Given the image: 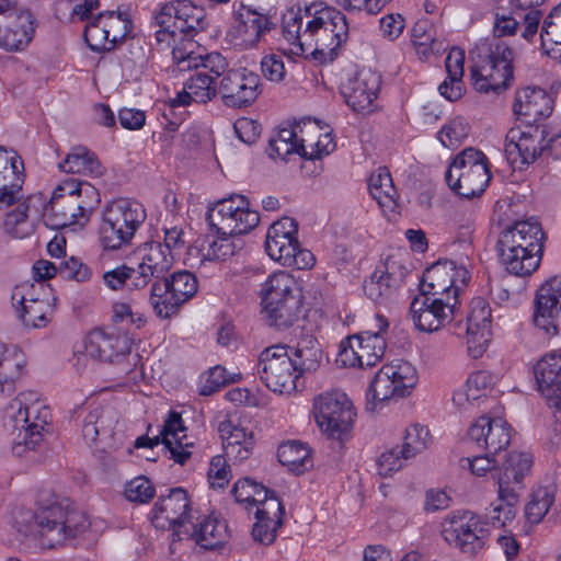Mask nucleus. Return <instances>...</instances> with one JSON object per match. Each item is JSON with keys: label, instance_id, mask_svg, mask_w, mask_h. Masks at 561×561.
<instances>
[{"label": "nucleus", "instance_id": "obj_1", "mask_svg": "<svg viewBox=\"0 0 561 561\" xmlns=\"http://www.w3.org/2000/svg\"><path fill=\"white\" fill-rule=\"evenodd\" d=\"M545 233L534 219L516 221L504 229L497 239L496 250L501 264L516 276H528L540 264Z\"/></svg>", "mask_w": 561, "mask_h": 561}, {"label": "nucleus", "instance_id": "obj_2", "mask_svg": "<svg viewBox=\"0 0 561 561\" xmlns=\"http://www.w3.org/2000/svg\"><path fill=\"white\" fill-rule=\"evenodd\" d=\"M49 422L50 411L39 402L36 392L19 393L4 411V425L13 436V454L21 457L26 450H35L42 444V432Z\"/></svg>", "mask_w": 561, "mask_h": 561}, {"label": "nucleus", "instance_id": "obj_3", "mask_svg": "<svg viewBox=\"0 0 561 561\" xmlns=\"http://www.w3.org/2000/svg\"><path fill=\"white\" fill-rule=\"evenodd\" d=\"M307 21L304 28L306 53L321 62L333 61L339 49L348 38V24L345 15L331 7L312 5L306 9Z\"/></svg>", "mask_w": 561, "mask_h": 561}, {"label": "nucleus", "instance_id": "obj_4", "mask_svg": "<svg viewBox=\"0 0 561 561\" xmlns=\"http://www.w3.org/2000/svg\"><path fill=\"white\" fill-rule=\"evenodd\" d=\"M263 314L270 327L287 329L302 312V294L295 278L286 272L273 273L261 288Z\"/></svg>", "mask_w": 561, "mask_h": 561}, {"label": "nucleus", "instance_id": "obj_5", "mask_svg": "<svg viewBox=\"0 0 561 561\" xmlns=\"http://www.w3.org/2000/svg\"><path fill=\"white\" fill-rule=\"evenodd\" d=\"M37 526L39 537L55 547L83 533L88 519L68 499L42 494L37 501Z\"/></svg>", "mask_w": 561, "mask_h": 561}, {"label": "nucleus", "instance_id": "obj_6", "mask_svg": "<svg viewBox=\"0 0 561 561\" xmlns=\"http://www.w3.org/2000/svg\"><path fill=\"white\" fill-rule=\"evenodd\" d=\"M206 13L202 7L188 0H175L164 4L154 15L156 41L162 47H170L178 41L191 39L206 26Z\"/></svg>", "mask_w": 561, "mask_h": 561}, {"label": "nucleus", "instance_id": "obj_7", "mask_svg": "<svg viewBox=\"0 0 561 561\" xmlns=\"http://www.w3.org/2000/svg\"><path fill=\"white\" fill-rule=\"evenodd\" d=\"M147 217L145 207L136 201L118 198L103 211L100 241L105 249L118 250L131 243Z\"/></svg>", "mask_w": 561, "mask_h": 561}, {"label": "nucleus", "instance_id": "obj_8", "mask_svg": "<svg viewBox=\"0 0 561 561\" xmlns=\"http://www.w3.org/2000/svg\"><path fill=\"white\" fill-rule=\"evenodd\" d=\"M482 46H486V55L480 64L471 67L472 85L478 92L499 94L506 90L514 79V53L500 39L483 43Z\"/></svg>", "mask_w": 561, "mask_h": 561}, {"label": "nucleus", "instance_id": "obj_9", "mask_svg": "<svg viewBox=\"0 0 561 561\" xmlns=\"http://www.w3.org/2000/svg\"><path fill=\"white\" fill-rule=\"evenodd\" d=\"M450 190L465 198L480 196L491 180L485 154L474 148H467L456 156L445 173Z\"/></svg>", "mask_w": 561, "mask_h": 561}, {"label": "nucleus", "instance_id": "obj_10", "mask_svg": "<svg viewBox=\"0 0 561 561\" xmlns=\"http://www.w3.org/2000/svg\"><path fill=\"white\" fill-rule=\"evenodd\" d=\"M72 184L64 182L58 185L50 199L41 206V213L46 227L59 230L75 224H84L89 220L91 214V206L94 204L95 193L88 186L84 187V193L89 198L88 203L80 205L77 203V197L73 195Z\"/></svg>", "mask_w": 561, "mask_h": 561}, {"label": "nucleus", "instance_id": "obj_11", "mask_svg": "<svg viewBox=\"0 0 561 561\" xmlns=\"http://www.w3.org/2000/svg\"><path fill=\"white\" fill-rule=\"evenodd\" d=\"M298 224L284 217L275 221L267 230L265 250L268 256L284 266L297 270L310 268L314 264L311 251L300 248L297 239Z\"/></svg>", "mask_w": 561, "mask_h": 561}, {"label": "nucleus", "instance_id": "obj_12", "mask_svg": "<svg viewBox=\"0 0 561 561\" xmlns=\"http://www.w3.org/2000/svg\"><path fill=\"white\" fill-rule=\"evenodd\" d=\"M257 375L273 392L290 394L297 388L300 377L291 363L287 345L276 344L264 348L257 359Z\"/></svg>", "mask_w": 561, "mask_h": 561}, {"label": "nucleus", "instance_id": "obj_13", "mask_svg": "<svg viewBox=\"0 0 561 561\" xmlns=\"http://www.w3.org/2000/svg\"><path fill=\"white\" fill-rule=\"evenodd\" d=\"M313 409L317 424L330 437L343 440L351 432L356 412L346 393H321L314 399Z\"/></svg>", "mask_w": 561, "mask_h": 561}, {"label": "nucleus", "instance_id": "obj_14", "mask_svg": "<svg viewBox=\"0 0 561 561\" xmlns=\"http://www.w3.org/2000/svg\"><path fill=\"white\" fill-rule=\"evenodd\" d=\"M486 523L481 516L466 511L454 515L442 534L449 545L458 548L462 553L473 557L486 545L490 533L485 528Z\"/></svg>", "mask_w": 561, "mask_h": 561}, {"label": "nucleus", "instance_id": "obj_15", "mask_svg": "<svg viewBox=\"0 0 561 561\" xmlns=\"http://www.w3.org/2000/svg\"><path fill=\"white\" fill-rule=\"evenodd\" d=\"M417 381L414 366L408 362L383 365L370 382L368 393L375 402L409 396Z\"/></svg>", "mask_w": 561, "mask_h": 561}, {"label": "nucleus", "instance_id": "obj_16", "mask_svg": "<svg viewBox=\"0 0 561 561\" xmlns=\"http://www.w3.org/2000/svg\"><path fill=\"white\" fill-rule=\"evenodd\" d=\"M188 511L186 490L174 488L159 496L151 512V523L158 529H172V542L182 540V534H188Z\"/></svg>", "mask_w": 561, "mask_h": 561}, {"label": "nucleus", "instance_id": "obj_17", "mask_svg": "<svg viewBox=\"0 0 561 561\" xmlns=\"http://www.w3.org/2000/svg\"><path fill=\"white\" fill-rule=\"evenodd\" d=\"M548 136L546 125H527L525 130L512 128L506 135L504 152L513 169L523 170L543 154Z\"/></svg>", "mask_w": 561, "mask_h": 561}, {"label": "nucleus", "instance_id": "obj_18", "mask_svg": "<svg viewBox=\"0 0 561 561\" xmlns=\"http://www.w3.org/2000/svg\"><path fill=\"white\" fill-rule=\"evenodd\" d=\"M262 91L261 77L247 68L230 69L219 80V96L229 108L242 110L251 106Z\"/></svg>", "mask_w": 561, "mask_h": 561}, {"label": "nucleus", "instance_id": "obj_19", "mask_svg": "<svg viewBox=\"0 0 561 561\" xmlns=\"http://www.w3.org/2000/svg\"><path fill=\"white\" fill-rule=\"evenodd\" d=\"M458 312L457 301L447 298L423 295L415 297L410 306V313L416 329L434 332L449 323Z\"/></svg>", "mask_w": 561, "mask_h": 561}, {"label": "nucleus", "instance_id": "obj_20", "mask_svg": "<svg viewBox=\"0 0 561 561\" xmlns=\"http://www.w3.org/2000/svg\"><path fill=\"white\" fill-rule=\"evenodd\" d=\"M185 432L186 427L181 415L176 412H170L160 435L153 438L140 436L136 439L135 447L152 448L162 443L170 451L171 458L174 462L184 465L191 457L192 448L194 447V443L187 439Z\"/></svg>", "mask_w": 561, "mask_h": 561}, {"label": "nucleus", "instance_id": "obj_21", "mask_svg": "<svg viewBox=\"0 0 561 561\" xmlns=\"http://www.w3.org/2000/svg\"><path fill=\"white\" fill-rule=\"evenodd\" d=\"M534 321L549 335L561 334V276L549 278L537 290Z\"/></svg>", "mask_w": 561, "mask_h": 561}, {"label": "nucleus", "instance_id": "obj_22", "mask_svg": "<svg viewBox=\"0 0 561 561\" xmlns=\"http://www.w3.org/2000/svg\"><path fill=\"white\" fill-rule=\"evenodd\" d=\"M515 5L507 4L505 1L495 0L493 23L495 39L516 34L519 28L518 19H523L522 36L528 42L533 39L538 32L541 12L539 10H530L523 15Z\"/></svg>", "mask_w": 561, "mask_h": 561}, {"label": "nucleus", "instance_id": "obj_23", "mask_svg": "<svg viewBox=\"0 0 561 561\" xmlns=\"http://www.w3.org/2000/svg\"><path fill=\"white\" fill-rule=\"evenodd\" d=\"M512 426L501 417L482 415L468 430V439L489 454L506 449L512 438Z\"/></svg>", "mask_w": 561, "mask_h": 561}, {"label": "nucleus", "instance_id": "obj_24", "mask_svg": "<svg viewBox=\"0 0 561 561\" xmlns=\"http://www.w3.org/2000/svg\"><path fill=\"white\" fill-rule=\"evenodd\" d=\"M140 262L136 268L134 280L136 286L146 287L152 279L162 280L173 264V255L162 248L161 242H145L137 249Z\"/></svg>", "mask_w": 561, "mask_h": 561}, {"label": "nucleus", "instance_id": "obj_25", "mask_svg": "<svg viewBox=\"0 0 561 561\" xmlns=\"http://www.w3.org/2000/svg\"><path fill=\"white\" fill-rule=\"evenodd\" d=\"M491 308L481 297L470 304L467 316V350L472 358H479L486 351L491 341Z\"/></svg>", "mask_w": 561, "mask_h": 561}, {"label": "nucleus", "instance_id": "obj_26", "mask_svg": "<svg viewBox=\"0 0 561 561\" xmlns=\"http://www.w3.org/2000/svg\"><path fill=\"white\" fill-rule=\"evenodd\" d=\"M23 169L15 151L0 147V208L12 206L22 198Z\"/></svg>", "mask_w": 561, "mask_h": 561}, {"label": "nucleus", "instance_id": "obj_27", "mask_svg": "<svg viewBox=\"0 0 561 561\" xmlns=\"http://www.w3.org/2000/svg\"><path fill=\"white\" fill-rule=\"evenodd\" d=\"M553 110V100L541 88L525 87L515 93L513 112L526 125L548 117Z\"/></svg>", "mask_w": 561, "mask_h": 561}, {"label": "nucleus", "instance_id": "obj_28", "mask_svg": "<svg viewBox=\"0 0 561 561\" xmlns=\"http://www.w3.org/2000/svg\"><path fill=\"white\" fill-rule=\"evenodd\" d=\"M407 275L408 270L400 262L388 259L373 273L369 280L364 283V291L373 301H382L403 284Z\"/></svg>", "mask_w": 561, "mask_h": 561}, {"label": "nucleus", "instance_id": "obj_29", "mask_svg": "<svg viewBox=\"0 0 561 561\" xmlns=\"http://www.w3.org/2000/svg\"><path fill=\"white\" fill-rule=\"evenodd\" d=\"M130 352V342L126 335L105 332L94 329L84 340L87 356L101 362L113 363L116 358Z\"/></svg>", "mask_w": 561, "mask_h": 561}, {"label": "nucleus", "instance_id": "obj_30", "mask_svg": "<svg viewBox=\"0 0 561 561\" xmlns=\"http://www.w3.org/2000/svg\"><path fill=\"white\" fill-rule=\"evenodd\" d=\"M118 422V413L111 407H94L83 417L82 436L88 444L98 440L111 447L114 440L115 426Z\"/></svg>", "mask_w": 561, "mask_h": 561}, {"label": "nucleus", "instance_id": "obj_31", "mask_svg": "<svg viewBox=\"0 0 561 561\" xmlns=\"http://www.w3.org/2000/svg\"><path fill=\"white\" fill-rule=\"evenodd\" d=\"M379 76L370 70H360L342 89V94L355 112L368 110L377 98Z\"/></svg>", "mask_w": 561, "mask_h": 561}, {"label": "nucleus", "instance_id": "obj_32", "mask_svg": "<svg viewBox=\"0 0 561 561\" xmlns=\"http://www.w3.org/2000/svg\"><path fill=\"white\" fill-rule=\"evenodd\" d=\"M534 374L539 392L557 408L561 404V353L543 355L535 365Z\"/></svg>", "mask_w": 561, "mask_h": 561}, {"label": "nucleus", "instance_id": "obj_33", "mask_svg": "<svg viewBox=\"0 0 561 561\" xmlns=\"http://www.w3.org/2000/svg\"><path fill=\"white\" fill-rule=\"evenodd\" d=\"M388 327V320L382 314L377 313L374 329L365 330L352 336V342L357 345L364 367H373L383 357L387 345L382 334L387 332Z\"/></svg>", "mask_w": 561, "mask_h": 561}, {"label": "nucleus", "instance_id": "obj_34", "mask_svg": "<svg viewBox=\"0 0 561 561\" xmlns=\"http://www.w3.org/2000/svg\"><path fill=\"white\" fill-rule=\"evenodd\" d=\"M285 508L279 499H271L257 506L252 527V537L256 542L271 545L275 541L277 530L283 525Z\"/></svg>", "mask_w": 561, "mask_h": 561}, {"label": "nucleus", "instance_id": "obj_35", "mask_svg": "<svg viewBox=\"0 0 561 561\" xmlns=\"http://www.w3.org/2000/svg\"><path fill=\"white\" fill-rule=\"evenodd\" d=\"M222 438L225 456L229 459L242 461L248 459L254 447L253 432L232 420L220 422L218 426Z\"/></svg>", "mask_w": 561, "mask_h": 561}, {"label": "nucleus", "instance_id": "obj_36", "mask_svg": "<svg viewBox=\"0 0 561 561\" xmlns=\"http://www.w3.org/2000/svg\"><path fill=\"white\" fill-rule=\"evenodd\" d=\"M33 33L32 13L12 11L4 25H0V47L7 50H21L31 42Z\"/></svg>", "mask_w": 561, "mask_h": 561}, {"label": "nucleus", "instance_id": "obj_37", "mask_svg": "<svg viewBox=\"0 0 561 561\" xmlns=\"http://www.w3.org/2000/svg\"><path fill=\"white\" fill-rule=\"evenodd\" d=\"M11 299L15 306L19 318L26 327L44 328L50 320L53 306L47 299L36 297L27 298L23 287H15Z\"/></svg>", "mask_w": 561, "mask_h": 561}, {"label": "nucleus", "instance_id": "obj_38", "mask_svg": "<svg viewBox=\"0 0 561 561\" xmlns=\"http://www.w3.org/2000/svg\"><path fill=\"white\" fill-rule=\"evenodd\" d=\"M44 204V194L37 193L28 196L18 207L5 215L3 221L4 231L13 238L23 239L33 232V224L28 220V214L36 216L41 213Z\"/></svg>", "mask_w": 561, "mask_h": 561}, {"label": "nucleus", "instance_id": "obj_39", "mask_svg": "<svg viewBox=\"0 0 561 561\" xmlns=\"http://www.w3.org/2000/svg\"><path fill=\"white\" fill-rule=\"evenodd\" d=\"M368 190L385 216L391 218L398 214V192L386 167H379L371 173L368 180Z\"/></svg>", "mask_w": 561, "mask_h": 561}, {"label": "nucleus", "instance_id": "obj_40", "mask_svg": "<svg viewBox=\"0 0 561 561\" xmlns=\"http://www.w3.org/2000/svg\"><path fill=\"white\" fill-rule=\"evenodd\" d=\"M114 24H119L118 20H114V12H102L90 22L84 30V39L89 48L93 51H106L113 49L118 36L112 34Z\"/></svg>", "mask_w": 561, "mask_h": 561}, {"label": "nucleus", "instance_id": "obj_41", "mask_svg": "<svg viewBox=\"0 0 561 561\" xmlns=\"http://www.w3.org/2000/svg\"><path fill=\"white\" fill-rule=\"evenodd\" d=\"M247 206L249 202L242 195L224 198L208 209L206 220L217 234H229V231L236 228V225H232L233 218Z\"/></svg>", "mask_w": 561, "mask_h": 561}, {"label": "nucleus", "instance_id": "obj_42", "mask_svg": "<svg viewBox=\"0 0 561 561\" xmlns=\"http://www.w3.org/2000/svg\"><path fill=\"white\" fill-rule=\"evenodd\" d=\"M463 64L465 51L458 47L451 48L445 60L447 78L438 87L440 95L450 102L459 100L463 94Z\"/></svg>", "mask_w": 561, "mask_h": 561}, {"label": "nucleus", "instance_id": "obj_43", "mask_svg": "<svg viewBox=\"0 0 561 561\" xmlns=\"http://www.w3.org/2000/svg\"><path fill=\"white\" fill-rule=\"evenodd\" d=\"M290 359L299 376L316 371L323 357L318 340L312 335L301 336L294 346H288Z\"/></svg>", "mask_w": 561, "mask_h": 561}, {"label": "nucleus", "instance_id": "obj_44", "mask_svg": "<svg viewBox=\"0 0 561 561\" xmlns=\"http://www.w3.org/2000/svg\"><path fill=\"white\" fill-rule=\"evenodd\" d=\"M453 270L451 260H439L426 268L420 285L421 294L443 298L451 295L453 279L448 273Z\"/></svg>", "mask_w": 561, "mask_h": 561}, {"label": "nucleus", "instance_id": "obj_45", "mask_svg": "<svg viewBox=\"0 0 561 561\" xmlns=\"http://www.w3.org/2000/svg\"><path fill=\"white\" fill-rule=\"evenodd\" d=\"M533 465V458L527 453L511 451L502 469L496 474L497 486L504 489H515L523 482L526 474L529 473Z\"/></svg>", "mask_w": 561, "mask_h": 561}, {"label": "nucleus", "instance_id": "obj_46", "mask_svg": "<svg viewBox=\"0 0 561 561\" xmlns=\"http://www.w3.org/2000/svg\"><path fill=\"white\" fill-rule=\"evenodd\" d=\"M24 355L15 347H3L0 352V396H11L22 376Z\"/></svg>", "mask_w": 561, "mask_h": 561}, {"label": "nucleus", "instance_id": "obj_47", "mask_svg": "<svg viewBox=\"0 0 561 561\" xmlns=\"http://www.w3.org/2000/svg\"><path fill=\"white\" fill-rule=\"evenodd\" d=\"M186 535L188 538H194L195 542L204 549L218 548L229 538L227 523L211 515L199 523L198 527H188Z\"/></svg>", "mask_w": 561, "mask_h": 561}, {"label": "nucleus", "instance_id": "obj_48", "mask_svg": "<svg viewBox=\"0 0 561 561\" xmlns=\"http://www.w3.org/2000/svg\"><path fill=\"white\" fill-rule=\"evenodd\" d=\"M517 503L518 495L515 489L497 486V499L486 508L485 523L494 527H504L515 518Z\"/></svg>", "mask_w": 561, "mask_h": 561}, {"label": "nucleus", "instance_id": "obj_49", "mask_svg": "<svg viewBox=\"0 0 561 561\" xmlns=\"http://www.w3.org/2000/svg\"><path fill=\"white\" fill-rule=\"evenodd\" d=\"M59 169L66 173L100 176L103 168L96 154L83 146H77L59 163Z\"/></svg>", "mask_w": 561, "mask_h": 561}, {"label": "nucleus", "instance_id": "obj_50", "mask_svg": "<svg viewBox=\"0 0 561 561\" xmlns=\"http://www.w3.org/2000/svg\"><path fill=\"white\" fill-rule=\"evenodd\" d=\"M277 457L283 466L296 474H301L313 466L310 448L297 440L279 445Z\"/></svg>", "mask_w": 561, "mask_h": 561}, {"label": "nucleus", "instance_id": "obj_51", "mask_svg": "<svg viewBox=\"0 0 561 561\" xmlns=\"http://www.w3.org/2000/svg\"><path fill=\"white\" fill-rule=\"evenodd\" d=\"M240 27L239 32L244 41L256 45L262 36L271 31L274 25L270 18L250 7H242L238 13Z\"/></svg>", "mask_w": 561, "mask_h": 561}, {"label": "nucleus", "instance_id": "obj_52", "mask_svg": "<svg viewBox=\"0 0 561 561\" xmlns=\"http://www.w3.org/2000/svg\"><path fill=\"white\" fill-rule=\"evenodd\" d=\"M150 305L160 319H170L178 314L183 301L175 297L168 285L153 280L150 289Z\"/></svg>", "mask_w": 561, "mask_h": 561}, {"label": "nucleus", "instance_id": "obj_53", "mask_svg": "<svg viewBox=\"0 0 561 561\" xmlns=\"http://www.w3.org/2000/svg\"><path fill=\"white\" fill-rule=\"evenodd\" d=\"M232 495L238 503H245L248 505L262 506L271 499H278L275 492L257 483L251 478L239 479L232 486Z\"/></svg>", "mask_w": 561, "mask_h": 561}, {"label": "nucleus", "instance_id": "obj_54", "mask_svg": "<svg viewBox=\"0 0 561 561\" xmlns=\"http://www.w3.org/2000/svg\"><path fill=\"white\" fill-rule=\"evenodd\" d=\"M540 41L547 55L552 58L561 57V3L543 20Z\"/></svg>", "mask_w": 561, "mask_h": 561}, {"label": "nucleus", "instance_id": "obj_55", "mask_svg": "<svg viewBox=\"0 0 561 561\" xmlns=\"http://www.w3.org/2000/svg\"><path fill=\"white\" fill-rule=\"evenodd\" d=\"M242 245V240L236 239V236L217 234L216 239L207 242V247H203L202 254L208 261H226L233 256Z\"/></svg>", "mask_w": 561, "mask_h": 561}, {"label": "nucleus", "instance_id": "obj_56", "mask_svg": "<svg viewBox=\"0 0 561 561\" xmlns=\"http://www.w3.org/2000/svg\"><path fill=\"white\" fill-rule=\"evenodd\" d=\"M304 18L306 13L302 14L300 10H288L283 15L282 21V31L284 38L295 47V54H305L306 53V44H304Z\"/></svg>", "mask_w": 561, "mask_h": 561}, {"label": "nucleus", "instance_id": "obj_57", "mask_svg": "<svg viewBox=\"0 0 561 561\" xmlns=\"http://www.w3.org/2000/svg\"><path fill=\"white\" fill-rule=\"evenodd\" d=\"M554 501V490L551 485L538 486L530 495V501L525 507V516L528 522L538 524L548 513Z\"/></svg>", "mask_w": 561, "mask_h": 561}, {"label": "nucleus", "instance_id": "obj_58", "mask_svg": "<svg viewBox=\"0 0 561 561\" xmlns=\"http://www.w3.org/2000/svg\"><path fill=\"white\" fill-rule=\"evenodd\" d=\"M188 93L194 95V102L206 104L219 95V81H214L204 72H195L185 81Z\"/></svg>", "mask_w": 561, "mask_h": 561}, {"label": "nucleus", "instance_id": "obj_59", "mask_svg": "<svg viewBox=\"0 0 561 561\" xmlns=\"http://www.w3.org/2000/svg\"><path fill=\"white\" fill-rule=\"evenodd\" d=\"M296 137L295 125L278 129L268 141V156L286 160L293 153L298 154Z\"/></svg>", "mask_w": 561, "mask_h": 561}, {"label": "nucleus", "instance_id": "obj_60", "mask_svg": "<svg viewBox=\"0 0 561 561\" xmlns=\"http://www.w3.org/2000/svg\"><path fill=\"white\" fill-rule=\"evenodd\" d=\"M162 284L168 285L175 297L180 298L183 304L191 299L198 288V282L194 274L188 271H178L164 277Z\"/></svg>", "mask_w": 561, "mask_h": 561}, {"label": "nucleus", "instance_id": "obj_61", "mask_svg": "<svg viewBox=\"0 0 561 561\" xmlns=\"http://www.w3.org/2000/svg\"><path fill=\"white\" fill-rule=\"evenodd\" d=\"M430 442V431L422 425L414 424L409 426L403 436V444L400 447V454L404 458H412L423 453Z\"/></svg>", "mask_w": 561, "mask_h": 561}, {"label": "nucleus", "instance_id": "obj_62", "mask_svg": "<svg viewBox=\"0 0 561 561\" xmlns=\"http://www.w3.org/2000/svg\"><path fill=\"white\" fill-rule=\"evenodd\" d=\"M490 383L491 378L486 371H474L468 377L465 390L456 392L453 397V400L459 405L462 404L463 399L466 401L478 400L485 394Z\"/></svg>", "mask_w": 561, "mask_h": 561}, {"label": "nucleus", "instance_id": "obj_63", "mask_svg": "<svg viewBox=\"0 0 561 561\" xmlns=\"http://www.w3.org/2000/svg\"><path fill=\"white\" fill-rule=\"evenodd\" d=\"M436 31L434 26L426 20L419 21L412 28V39L417 51L426 55L431 53H439L442 43L435 38Z\"/></svg>", "mask_w": 561, "mask_h": 561}, {"label": "nucleus", "instance_id": "obj_64", "mask_svg": "<svg viewBox=\"0 0 561 561\" xmlns=\"http://www.w3.org/2000/svg\"><path fill=\"white\" fill-rule=\"evenodd\" d=\"M321 127L316 122H302L295 124L296 140L298 154L301 158H309V151H313L317 147Z\"/></svg>", "mask_w": 561, "mask_h": 561}]
</instances>
